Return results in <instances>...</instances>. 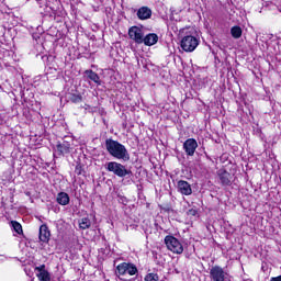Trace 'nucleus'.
I'll return each instance as SVG.
<instances>
[{
  "instance_id": "nucleus-10",
  "label": "nucleus",
  "mask_w": 281,
  "mask_h": 281,
  "mask_svg": "<svg viewBox=\"0 0 281 281\" xmlns=\"http://www.w3.org/2000/svg\"><path fill=\"white\" fill-rule=\"evenodd\" d=\"M199 148V143L194 138H188L183 143V150L188 157H194L196 149Z\"/></svg>"
},
{
  "instance_id": "nucleus-17",
  "label": "nucleus",
  "mask_w": 281,
  "mask_h": 281,
  "mask_svg": "<svg viewBox=\"0 0 281 281\" xmlns=\"http://www.w3.org/2000/svg\"><path fill=\"white\" fill-rule=\"evenodd\" d=\"M75 173L77 177H85L87 175V171L85 170V164L77 161L75 167Z\"/></svg>"
},
{
  "instance_id": "nucleus-2",
  "label": "nucleus",
  "mask_w": 281,
  "mask_h": 281,
  "mask_svg": "<svg viewBox=\"0 0 281 281\" xmlns=\"http://www.w3.org/2000/svg\"><path fill=\"white\" fill-rule=\"evenodd\" d=\"M105 169L108 172L114 173L115 177H120V179H124V177H133V171L131 169H126V166L117 161L108 162Z\"/></svg>"
},
{
  "instance_id": "nucleus-3",
  "label": "nucleus",
  "mask_w": 281,
  "mask_h": 281,
  "mask_svg": "<svg viewBox=\"0 0 281 281\" xmlns=\"http://www.w3.org/2000/svg\"><path fill=\"white\" fill-rule=\"evenodd\" d=\"M165 245L169 251H172V254H183V245L172 235H167L165 237Z\"/></svg>"
},
{
  "instance_id": "nucleus-11",
  "label": "nucleus",
  "mask_w": 281,
  "mask_h": 281,
  "mask_svg": "<svg viewBox=\"0 0 281 281\" xmlns=\"http://www.w3.org/2000/svg\"><path fill=\"white\" fill-rule=\"evenodd\" d=\"M136 15L139 21H148L153 16V10L149 7H140Z\"/></svg>"
},
{
  "instance_id": "nucleus-13",
  "label": "nucleus",
  "mask_w": 281,
  "mask_h": 281,
  "mask_svg": "<svg viewBox=\"0 0 281 281\" xmlns=\"http://www.w3.org/2000/svg\"><path fill=\"white\" fill-rule=\"evenodd\" d=\"M178 190L184 196H190V194H192V186L186 180L178 181Z\"/></svg>"
},
{
  "instance_id": "nucleus-15",
  "label": "nucleus",
  "mask_w": 281,
  "mask_h": 281,
  "mask_svg": "<svg viewBox=\"0 0 281 281\" xmlns=\"http://www.w3.org/2000/svg\"><path fill=\"white\" fill-rule=\"evenodd\" d=\"M85 75L95 85H102V81L100 80V75H98V72L93 71L92 69L85 70Z\"/></svg>"
},
{
  "instance_id": "nucleus-19",
  "label": "nucleus",
  "mask_w": 281,
  "mask_h": 281,
  "mask_svg": "<svg viewBox=\"0 0 281 281\" xmlns=\"http://www.w3.org/2000/svg\"><path fill=\"white\" fill-rule=\"evenodd\" d=\"M91 227V220L89 217H82L79 221V228L80 229H89Z\"/></svg>"
},
{
  "instance_id": "nucleus-25",
  "label": "nucleus",
  "mask_w": 281,
  "mask_h": 281,
  "mask_svg": "<svg viewBox=\"0 0 281 281\" xmlns=\"http://www.w3.org/2000/svg\"><path fill=\"white\" fill-rule=\"evenodd\" d=\"M35 271H38L40 273H44V271H47V270H45V265H41L38 267H35Z\"/></svg>"
},
{
  "instance_id": "nucleus-9",
  "label": "nucleus",
  "mask_w": 281,
  "mask_h": 281,
  "mask_svg": "<svg viewBox=\"0 0 281 281\" xmlns=\"http://www.w3.org/2000/svg\"><path fill=\"white\" fill-rule=\"evenodd\" d=\"M227 272L221 266H213L210 269V278L212 281H225Z\"/></svg>"
},
{
  "instance_id": "nucleus-5",
  "label": "nucleus",
  "mask_w": 281,
  "mask_h": 281,
  "mask_svg": "<svg viewBox=\"0 0 281 281\" xmlns=\"http://www.w3.org/2000/svg\"><path fill=\"white\" fill-rule=\"evenodd\" d=\"M180 47L183 52H194L199 47V38L194 35H186L180 42Z\"/></svg>"
},
{
  "instance_id": "nucleus-20",
  "label": "nucleus",
  "mask_w": 281,
  "mask_h": 281,
  "mask_svg": "<svg viewBox=\"0 0 281 281\" xmlns=\"http://www.w3.org/2000/svg\"><path fill=\"white\" fill-rule=\"evenodd\" d=\"M11 227L14 232H16L20 236L23 234V226L18 221H11Z\"/></svg>"
},
{
  "instance_id": "nucleus-22",
  "label": "nucleus",
  "mask_w": 281,
  "mask_h": 281,
  "mask_svg": "<svg viewBox=\"0 0 281 281\" xmlns=\"http://www.w3.org/2000/svg\"><path fill=\"white\" fill-rule=\"evenodd\" d=\"M37 278L40 281H52V276L49 274V271L40 272L37 274Z\"/></svg>"
},
{
  "instance_id": "nucleus-21",
  "label": "nucleus",
  "mask_w": 281,
  "mask_h": 281,
  "mask_svg": "<svg viewBox=\"0 0 281 281\" xmlns=\"http://www.w3.org/2000/svg\"><path fill=\"white\" fill-rule=\"evenodd\" d=\"M69 100L72 102V104H80V102H82V94L70 93Z\"/></svg>"
},
{
  "instance_id": "nucleus-12",
  "label": "nucleus",
  "mask_w": 281,
  "mask_h": 281,
  "mask_svg": "<svg viewBox=\"0 0 281 281\" xmlns=\"http://www.w3.org/2000/svg\"><path fill=\"white\" fill-rule=\"evenodd\" d=\"M159 43V35L156 33H148L146 36H143L142 44L146 47H153V45H157Z\"/></svg>"
},
{
  "instance_id": "nucleus-1",
  "label": "nucleus",
  "mask_w": 281,
  "mask_h": 281,
  "mask_svg": "<svg viewBox=\"0 0 281 281\" xmlns=\"http://www.w3.org/2000/svg\"><path fill=\"white\" fill-rule=\"evenodd\" d=\"M105 148L114 159H122L123 161H131V154H128V149L126 146L122 145V143L114 140L112 138L105 139Z\"/></svg>"
},
{
  "instance_id": "nucleus-28",
  "label": "nucleus",
  "mask_w": 281,
  "mask_h": 281,
  "mask_svg": "<svg viewBox=\"0 0 281 281\" xmlns=\"http://www.w3.org/2000/svg\"><path fill=\"white\" fill-rule=\"evenodd\" d=\"M85 109H86V110H87V109H91V105L86 104Z\"/></svg>"
},
{
  "instance_id": "nucleus-14",
  "label": "nucleus",
  "mask_w": 281,
  "mask_h": 281,
  "mask_svg": "<svg viewBox=\"0 0 281 281\" xmlns=\"http://www.w3.org/2000/svg\"><path fill=\"white\" fill-rule=\"evenodd\" d=\"M56 148H57L58 155H61V156L69 155V153H71V143L64 140L63 143H58L56 145Z\"/></svg>"
},
{
  "instance_id": "nucleus-26",
  "label": "nucleus",
  "mask_w": 281,
  "mask_h": 281,
  "mask_svg": "<svg viewBox=\"0 0 281 281\" xmlns=\"http://www.w3.org/2000/svg\"><path fill=\"white\" fill-rule=\"evenodd\" d=\"M270 281H281V274L278 277H271Z\"/></svg>"
},
{
  "instance_id": "nucleus-6",
  "label": "nucleus",
  "mask_w": 281,
  "mask_h": 281,
  "mask_svg": "<svg viewBox=\"0 0 281 281\" xmlns=\"http://www.w3.org/2000/svg\"><path fill=\"white\" fill-rule=\"evenodd\" d=\"M216 175L222 188H229L233 186L234 175L229 173L227 169L221 168L220 170H217Z\"/></svg>"
},
{
  "instance_id": "nucleus-7",
  "label": "nucleus",
  "mask_w": 281,
  "mask_h": 281,
  "mask_svg": "<svg viewBox=\"0 0 281 281\" xmlns=\"http://www.w3.org/2000/svg\"><path fill=\"white\" fill-rule=\"evenodd\" d=\"M127 34L131 41H134L137 45H142V41H144V30L142 27L137 25L131 26Z\"/></svg>"
},
{
  "instance_id": "nucleus-16",
  "label": "nucleus",
  "mask_w": 281,
  "mask_h": 281,
  "mask_svg": "<svg viewBox=\"0 0 281 281\" xmlns=\"http://www.w3.org/2000/svg\"><path fill=\"white\" fill-rule=\"evenodd\" d=\"M56 201L59 205H69V194L67 192H59L57 194Z\"/></svg>"
},
{
  "instance_id": "nucleus-18",
  "label": "nucleus",
  "mask_w": 281,
  "mask_h": 281,
  "mask_svg": "<svg viewBox=\"0 0 281 281\" xmlns=\"http://www.w3.org/2000/svg\"><path fill=\"white\" fill-rule=\"evenodd\" d=\"M233 38H240L243 36V29L239 25H235L231 29Z\"/></svg>"
},
{
  "instance_id": "nucleus-23",
  "label": "nucleus",
  "mask_w": 281,
  "mask_h": 281,
  "mask_svg": "<svg viewBox=\"0 0 281 281\" xmlns=\"http://www.w3.org/2000/svg\"><path fill=\"white\" fill-rule=\"evenodd\" d=\"M144 280H145V281H159V274L153 273V272L147 273V274L145 276V279H144Z\"/></svg>"
},
{
  "instance_id": "nucleus-8",
  "label": "nucleus",
  "mask_w": 281,
  "mask_h": 281,
  "mask_svg": "<svg viewBox=\"0 0 281 281\" xmlns=\"http://www.w3.org/2000/svg\"><path fill=\"white\" fill-rule=\"evenodd\" d=\"M38 240L42 245H49V240H52V231H49L47 224H42L40 226Z\"/></svg>"
},
{
  "instance_id": "nucleus-27",
  "label": "nucleus",
  "mask_w": 281,
  "mask_h": 281,
  "mask_svg": "<svg viewBox=\"0 0 281 281\" xmlns=\"http://www.w3.org/2000/svg\"><path fill=\"white\" fill-rule=\"evenodd\" d=\"M164 212H170L172 210V207H170L169 205L162 207Z\"/></svg>"
},
{
  "instance_id": "nucleus-24",
  "label": "nucleus",
  "mask_w": 281,
  "mask_h": 281,
  "mask_svg": "<svg viewBox=\"0 0 281 281\" xmlns=\"http://www.w3.org/2000/svg\"><path fill=\"white\" fill-rule=\"evenodd\" d=\"M187 215L198 216L199 215V210L198 209H190V210L187 211Z\"/></svg>"
},
{
  "instance_id": "nucleus-4",
  "label": "nucleus",
  "mask_w": 281,
  "mask_h": 281,
  "mask_svg": "<svg viewBox=\"0 0 281 281\" xmlns=\"http://www.w3.org/2000/svg\"><path fill=\"white\" fill-rule=\"evenodd\" d=\"M116 273L119 276H137L139 273V270L137 269V266L133 262H121L116 266Z\"/></svg>"
}]
</instances>
